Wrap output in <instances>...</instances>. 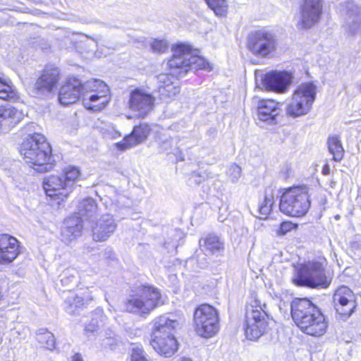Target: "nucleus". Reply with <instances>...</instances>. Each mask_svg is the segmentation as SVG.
Segmentation results:
<instances>
[{"label": "nucleus", "mask_w": 361, "mask_h": 361, "mask_svg": "<svg viewBox=\"0 0 361 361\" xmlns=\"http://www.w3.org/2000/svg\"><path fill=\"white\" fill-rule=\"evenodd\" d=\"M20 153L25 163L39 173L47 172L54 166L51 147L41 134L28 135L20 146Z\"/></svg>", "instance_id": "nucleus-1"}, {"label": "nucleus", "mask_w": 361, "mask_h": 361, "mask_svg": "<svg viewBox=\"0 0 361 361\" xmlns=\"http://www.w3.org/2000/svg\"><path fill=\"white\" fill-rule=\"evenodd\" d=\"M179 325L173 316L161 315L154 320L151 345L159 354L171 357L178 350V342L173 332Z\"/></svg>", "instance_id": "nucleus-2"}, {"label": "nucleus", "mask_w": 361, "mask_h": 361, "mask_svg": "<svg viewBox=\"0 0 361 361\" xmlns=\"http://www.w3.org/2000/svg\"><path fill=\"white\" fill-rule=\"evenodd\" d=\"M80 171L75 167H68L61 176H49L44 178V189L47 196L58 200V203L66 200L73 191L80 176Z\"/></svg>", "instance_id": "nucleus-3"}, {"label": "nucleus", "mask_w": 361, "mask_h": 361, "mask_svg": "<svg viewBox=\"0 0 361 361\" xmlns=\"http://www.w3.org/2000/svg\"><path fill=\"white\" fill-rule=\"evenodd\" d=\"M309 198L308 189L306 186L290 188L281 197L280 210L290 216H302L310 209Z\"/></svg>", "instance_id": "nucleus-4"}, {"label": "nucleus", "mask_w": 361, "mask_h": 361, "mask_svg": "<svg viewBox=\"0 0 361 361\" xmlns=\"http://www.w3.org/2000/svg\"><path fill=\"white\" fill-rule=\"evenodd\" d=\"M316 93V87L312 82L300 84L294 90L292 99L286 107V113L292 117L305 115L312 108Z\"/></svg>", "instance_id": "nucleus-5"}, {"label": "nucleus", "mask_w": 361, "mask_h": 361, "mask_svg": "<svg viewBox=\"0 0 361 361\" xmlns=\"http://www.w3.org/2000/svg\"><path fill=\"white\" fill-rule=\"evenodd\" d=\"M316 307L307 298H296L291 303V315L298 327L305 334L315 336Z\"/></svg>", "instance_id": "nucleus-6"}, {"label": "nucleus", "mask_w": 361, "mask_h": 361, "mask_svg": "<svg viewBox=\"0 0 361 361\" xmlns=\"http://www.w3.org/2000/svg\"><path fill=\"white\" fill-rule=\"evenodd\" d=\"M160 302L159 291L157 288L145 286L126 302L125 308L128 312L142 315L149 314Z\"/></svg>", "instance_id": "nucleus-7"}, {"label": "nucleus", "mask_w": 361, "mask_h": 361, "mask_svg": "<svg viewBox=\"0 0 361 361\" xmlns=\"http://www.w3.org/2000/svg\"><path fill=\"white\" fill-rule=\"evenodd\" d=\"M219 313L210 305L202 304L200 305L194 313V322L195 330L198 335L210 338L219 331Z\"/></svg>", "instance_id": "nucleus-8"}, {"label": "nucleus", "mask_w": 361, "mask_h": 361, "mask_svg": "<svg viewBox=\"0 0 361 361\" xmlns=\"http://www.w3.org/2000/svg\"><path fill=\"white\" fill-rule=\"evenodd\" d=\"M250 305L247 309L245 314V333L247 338L250 340H257L260 338L267 329V314L265 312L266 305L263 307L257 305Z\"/></svg>", "instance_id": "nucleus-9"}, {"label": "nucleus", "mask_w": 361, "mask_h": 361, "mask_svg": "<svg viewBox=\"0 0 361 361\" xmlns=\"http://www.w3.org/2000/svg\"><path fill=\"white\" fill-rule=\"evenodd\" d=\"M82 90L86 92H91L94 94L86 97L84 94L83 104L86 109L98 111L106 105L109 102V89L102 80L91 79L82 85Z\"/></svg>", "instance_id": "nucleus-10"}, {"label": "nucleus", "mask_w": 361, "mask_h": 361, "mask_svg": "<svg viewBox=\"0 0 361 361\" xmlns=\"http://www.w3.org/2000/svg\"><path fill=\"white\" fill-rule=\"evenodd\" d=\"M277 47V39L271 32L258 30L248 37L247 47L255 55L266 57L274 53Z\"/></svg>", "instance_id": "nucleus-11"}, {"label": "nucleus", "mask_w": 361, "mask_h": 361, "mask_svg": "<svg viewBox=\"0 0 361 361\" xmlns=\"http://www.w3.org/2000/svg\"><path fill=\"white\" fill-rule=\"evenodd\" d=\"M343 27L348 35H356L361 31V9L353 1L341 4Z\"/></svg>", "instance_id": "nucleus-12"}, {"label": "nucleus", "mask_w": 361, "mask_h": 361, "mask_svg": "<svg viewBox=\"0 0 361 361\" xmlns=\"http://www.w3.org/2000/svg\"><path fill=\"white\" fill-rule=\"evenodd\" d=\"M173 56L168 61L171 75H182L189 71L190 46L180 44L172 48Z\"/></svg>", "instance_id": "nucleus-13"}, {"label": "nucleus", "mask_w": 361, "mask_h": 361, "mask_svg": "<svg viewBox=\"0 0 361 361\" xmlns=\"http://www.w3.org/2000/svg\"><path fill=\"white\" fill-rule=\"evenodd\" d=\"M353 291L345 286H341L334 293L333 302L337 313L344 318L349 317L355 308Z\"/></svg>", "instance_id": "nucleus-14"}, {"label": "nucleus", "mask_w": 361, "mask_h": 361, "mask_svg": "<svg viewBox=\"0 0 361 361\" xmlns=\"http://www.w3.org/2000/svg\"><path fill=\"white\" fill-rule=\"evenodd\" d=\"M291 82V76L287 72H271L264 75L261 80L262 88L277 93L286 92Z\"/></svg>", "instance_id": "nucleus-15"}, {"label": "nucleus", "mask_w": 361, "mask_h": 361, "mask_svg": "<svg viewBox=\"0 0 361 361\" xmlns=\"http://www.w3.org/2000/svg\"><path fill=\"white\" fill-rule=\"evenodd\" d=\"M154 97L149 93L136 89L130 93L128 106L140 117L146 116L152 109Z\"/></svg>", "instance_id": "nucleus-16"}, {"label": "nucleus", "mask_w": 361, "mask_h": 361, "mask_svg": "<svg viewBox=\"0 0 361 361\" xmlns=\"http://www.w3.org/2000/svg\"><path fill=\"white\" fill-rule=\"evenodd\" d=\"M17 239L7 234L0 235V264L11 263L19 255Z\"/></svg>", "instance_id": "nucleus-17"}, {"label": "nucleus", "mask_w": 361, "mask_h": 361, "mask_svg": "<svg viewBox=\"0 0 361 361\" xmlns=\"http://www.w3.org/2000/svg\"><path fill=\"white\" fill-rule=\"evenodd\" d=\"M82 84L75 78H68L61 87L59 101L63 106H68L78 101L82 93Z\"/></svg>", "instance_id": "nucleus-18"}, {"label": "nucleus", "mask_w": 361, "mask_h": 361, "mask_svg": "<svg viewBox=\"0 0 361 361\" xmlns=\"http://www.w3.org/2000/svg\"><path fill=\"white\" fill-rule=\"evenodd\" d=\"M157 91L160 99L164 101L174 97L180 92L178 80L173 75L160 74L157 77Z\"/></svg>", "instance_id": "nucleus-19"}, {"label": "nucleus", "mask_w": 361, "mask_h": 361, "mask_svg": "<svg viewBox=\"0 0 361 361\" xmlns=\"http://www.w3.org/2000/svg\"><path fill=\"white\" fill-rule=\"evenodd\" d=\"M117 224L113 216L104 214L97 221L92 228V238L96 242L106 240L116 231Z\"/></svg>", "instance_id": "nucleus-20"}, {"label": "nucleus", "mask_w": 361, "mask_h": 361, "mask_svg": "<svg viewBox=\"0 0 361 361\" xmlns=\"http://www.w3.org/2000/svg\"><path fill=\"white\" fill-rule=\"evenodd\" d=\"M59 80V71L57 68L47 67L35 84V90L42 94L51 92Z\"/></svg>", "instance_id": "nucleus-21"}, {"label": "nucleus", "mask_w": 361, "mask_h": 361, "mask_svg": "<svg viewBox=\"0 0 361 361\" xmlns=\"http://www.w3.org/2000/svg\"><path fill=\"white\" fill-rule=\"evenodd\" d=\"M257 109L259 119L269 123H275L276 117L281 112L280 104L273 99L259 101Z\"/></svg>", "instance_id": "nucleus-22"}, {"label": "nucleus", "mask_w": 361, "mask_h": 361, "mask_svg": "<svg viewBox=\"0 0 361 361\" xmlns=\"http://www.w3.org/2000/svg\"><path fill=\"white\" fill-rule=\"evenodd\" d=\"M150 132L149 126L146 123H142L135 126L130 135L124 137L123 142L116 143L118 148L124 150L132 146L144 142Z\"/></svg>", "instance_id": "nucleus-23"}, {"label": "nucleus", "mask_w": 361, "mask_h": 361, "mask_svg": "<svg viewBox=\"0 0 361 361\" xmlns=\"http://www.w3.org/2000/svg\"><path fill=\"white\" fill-rule=\"evenodd\" d=\"M23 118V112L15 107L0 106V133L13 127L18 123Z\"/></svg>", "instance_id": "nucleus-24"}, {"label": "nucleus", "mask_w": 361, "mask_h": 361, "mask_svg": "<svg viewBox=\"0 0 361 361\" xmlns=\"http://www.w3.org/2000/svg\"><path fill=\"white\" fill-rule=\"evenodd\" d=\"M93 300L91 292L88 289L82 290L77 293H71L66 300V311L69 314H75L76 310Z\"/></svg>", "instance_id": "nucleus-25"}, {"label": "nucleus", "mask_w": 361, "mask_h": 361, "mask_svg": "<svg viewBox=\"0 0 361 361\" xmlns=\"http://www.w3.org/2000/svg\"><path fill=\"white\" fill-rule=\"evenodd\" d=\"M316 267L314 264H305L300 267L293 282L298 286L316 288Z\"/></svg>", "instance_id": "nucleus-26"}, {"label": "nucleus", "mask_w": 361, "mask_h": 361, "mask_svg": "<svg viewBox=\"0 0 361 361\" xmlns=\"http://www.w3.org/2000/svg\"><path fill=\"white\" fill-rule=\"evenodd\" d=\"M81 217L72 216L64 222V226L61 230V238L65 242H70L79 236L82 230Z\"/></svg>", "instance_id": "nucleus-27"}, {"label": "nucleus", "mask_w": 361, "mask_h": 361, "mask_svg": "<svg viewBox=\"0 0 361 361\" xmlns=\"http://www.w3.org/2000/svg\"><path fill=\"white\" fill-rule=\"evenodd\" d=\"M199 245L206 255H216L224 250V241L216 235L208 234L201 238Z\"/></svg>", "instance_id": "nucleus-28"}, {"label": "nucleus", "mask_w": 361, "mask_h": 361, "mask_svg": "<svg viewBox=\"0 0 361 361\" xmlns=\"http://www.w3.org/2000/svg\"><path fill=\"white\" fill-rule=\"evenodd\" d=\"M316 0H305L302 6L301 23L305 28H309L314 24Z\"/></svg>", "instance_id": "nucleus-29"}, {"label": "nucleus", "mask_w": 361, "mask_h": 361, "mask_svg": "<svg viewBox=\"0 0 361 361\" xmlns=\"http://www.w3.org/2000/svg\"><path fill=\"white\" fill-rule=\"evenodd\" d=\"M329 152L333 155L335 161H340L344 156V149L338 136L331 135L327 139Z\"/></svg>", "instance_id": "nucleus-30"}, {"label": "nucleus", "mask_w": 361, "mask_h": 361, "mask_svg": "<svg viewBox=\"0 0 361 361\" xmlns=\"http://www.w3.org/2000/svg\"><path fill=\"white\" fill-rule=\"evenodd\" d=\"M325 259L317 257V288H326L332 281V274L329 271L322 269V265Z\"/></svg>", "instance_id": "nucleus-31"}, {"label": "nucleus", "mask_w": 361, "mask_h": 361, "mask_svg": "<svg viewBox=\"0 0 361 361\" xmlns=\"http://www.w3.org/2000/svg\"><path fill=\"white\" fill-rule=\"evenodd\" d=\"M97 212V204L92 198L85 199L80 203L79 214L81 217L92 218Z\"/></svg>", "instance_id": "nucleus-32"}, {"label": "nucleus", "mask_w": 361, "mask_h": 361, "mask_svg": "<svg viewBox=\"0 0 361 361\" xmlns=\"http://www.w3.org/2000/svg\"><path fill=\"white\" fill-rule=\"evenodd\" d=\"M61 282L63 286L71 288L78 283V273L73 268H68L61 274Z\"/></svg>", "instance_id": "nucleus-33"}, {"label": "nucleus", "mask_w": 361, "mask_h": 361, "mask_svg": "<svg viewBox=\"0 0 361 361\" xmlns=\"http://www.w3.org/2000/svg\"><path fill=\"white\" fill-rule=\"evenodd\" d=\"M274 204V196L271 190H266L263 202L259 207V212L262 219H266L270 214Z\"/></svg>", "instance_id": "nucleus-34"}, {"label": "nucleus", "mask_w": 361, "mask_h": 361, "mask_svg": "<svg viewBox=\"0 0 361 361\" xmlns=\"http://www.w3.org/2000/svg\"><path fill=\"white\" fill-rule=\"evenodd\" d=\"M18 93L13 86L0 78V99L4 100H15Z\"/></svg>", "instance_id": "nucleus-35"}, {"label": "nucleus", "mask_w": 361, "mask_h": 361, "mask_svg": "<svg viewBox=\"0 0 361 361\" xmlns=\"http://www.w3.org/2000/svg\"><path fill=\"white\" fill-rule=\"evenodd\" d=\"M189 60V70H211L209 63L203 58L194 55L190 49Z\"/></svg>", "instance_id": "nucleus-36"}, {"label": "nucleus", "mask_w": 361, "mask_h": 361, "mask_svg": "<svg viewBox=\"0 0 361 361\" xmlns=\"http://www.w3.org/2000/svg\"><path fill=\"white\" fill-rule=\"evenodd\" d=\"M208 6L218 16H224L228 11L226 0H205Z\"/></svg>", "instance_id": "nucleus-37"}, {"label": "nucleus", "mask_w": 361, "mask_h": 361, "mask_svg": "<svg viewBox=\"0 0 361 361\" xmlns=\"http://www.w3.org/2000/svg\"><path fill=\"white\" fill-rule=\"evenodd\" d=\"M130 361H150L140 345L134 344L130 348Z\"/></svg>", "instance_id": "nucleus-38"}, {"label": "nucleus", "mask_w": 361, "mask_h": 361, "mask_svg": "<svg viewBox=\"0 0 361 361\" xmlns=\"http://www.w3.org/2000/svg\"><path fill=\"white\" fill-rule=\"evenodd\" d=\"M38 341L49 350H53L55 348L56 341L54 336L48 331L39 333L37 335Z\"/></svg>", "instance_id": "nucleus-39"}, {"label": "nucleus", "mask_w": 361, "mask_h": 361, "mask_svg": "<svg viewBox=\"0 0 361 361\" xmlns=\"http://www.w3.org/2000/svg\"><path fill=\"white\" fill-rule=\"evenodd\" d=\"M209 178H210V174L207 171L193 172L188 179V183L190 185H199Z\"/></svg>", "instance_id": "nucleus-40"}, {"label": "nucleus", "mask_w": 361, "mask_h": 361, "mask_svg": "<svg viewBox=\"0 0 361 361\" xmlns=\"http://www.w3.org/2000/svg\"><path fill=\"white\" fill-rule=\"evenodd\" d=\"M328 326L326 317L317 307V337L324 335Z\"/></svg>", "instance_id": "nucleus-41"}, {"label": "nucleus", "mask_w": 361, "mask_h": 361, "mask_svg": "<svg viewBox=\"0 0 361 361\" xmlns=\"http://www.w3.org/2000/svg\"><path fill=\"white\" fill-rule=\"evenodd\" d=\"M297 224H294L290 221H284L280 224L279 228L276 229V233L278 236H283L293 230H296Z\"/></svg>", "instance_id": "nucleus-42"}, {"label": "nucleus", "mask_w": 361, "mask_h": 361, "mask_svg": "<svg viewBox=\"0 0 361 361\" xmlns=\"http://www.w3.org/2000/svg\"><path fill=\"white\" fill-rule=\"evenodd\" d=\"M241 173V168L235 164H231L227 171L228 176L233 183H236L239 180Z\"/></svg>", "instance_id": "nucleus-43"}, {"label": "nucleus", "mask_w": 361, "mask_h": 361, "mask_svg": "<svg viewBox=\"0 0 361 361\" xmlns=\"http://www.w3.org/2000/svg\"><path fill=\"white\" fill-rule=\"evenodd\" d=\"M151 48L154 52L164 53L168 49V43L164 40L155 39L151 44Z\"/></svg>", "instance_id": "nucleus-44"}, {"label": "nucleus", "mask_w": 361, "mask_h": 361, "mask_svg": "<svg viewBox=\"0 0 361 361\" xmlns=\"http://www.w3.org/2000/svg\"><path fill=\"white\" fill-rule=\"evenodd\" d=\"M171 140H168V139H166V140L160 139V141H159V145H160L161 147L164 150H166V151L171 149Z\"/></svg>", "instance_id": "nucleus-45"}, {"label": "nucleus", "mask_w": 361, "mask_h": 361, "mask_svg": "<svg viewBox=\"0 0 361 361\" xmlns=\"http://www.w3.org/2000/svg\"><path fill=\"white\" fill-rule=\"evenodd\" d=\"M106 136L109 138L116 139L121 136L120 133L116 131L112 128L111 131H106L104 133Z\"/></svg>", "instance_id": "nucleus-46"}, {"label": "nucleus", "mask_w": 361, "mask_h": 361, "mask_svg": "<svg viewBox=\"0 0 361 361\" xmlns=\"http://www.w3.org/2000/svg\"><path fill=\"white\" fill-rule=\"evenodd\" d=\"M115 341V339L114 338H105L104 341H103V344L105 345V346H109V347H112V345H113V343H114Z\"/></svg>", "instance_id": "nucleus-47"}, {"label": "nucleus", "mask_w": 361, "mask_h": 361, "mask_svg": "<svg viewBox=\"0 0 361 361\" xmlns=\"http://www.w3.org/2000/svg\"><path fill=\"white\" fill-rule=\"evenodd\" d=\"M322 174L326 176V175H329L330 173V167L329 166L326 164L323 168H322Z\"/></svg>", "instance_id": "nucleus-48"}, {"label": "nucleus", "mask_w": 361, "mask_h": 361, "mask_svg": "<svg viewBox=\"0 0 361 361\" xmlns=\"http://www.w3.org/2000/svg\"><path fill=\"white\" fill-rule=\"evenodd\" d=\"M97 326H95L94 324H90L85 327V331L94 332L97 330Z\"/></svg>", "instance_id": "nucleus-49"}, {"label": "nucleus", "mask_w": 361, "mask_h": 361, "mask_svg": "<svg viewBox=\"0 0 361 361\" xmlns=\"http://www.w3.org/2000/svg\"><path fill=\"white\" fill-rule=\"evenodd\" d=\"M317 22L319 21V16L322 13V4H321V2H320V0H317Z\"/></svg>", "instance_id": "nucleus-50"}, {"label": "nucleus", "mask_w": 361, "mask_h": 361, "mask_svg": "<svg viewBox=\"0 0 361 361\" xmlns=\"http://www.w3.org/2000/svg\"><path fill=\"white\" fill-rule=\"evenodd\" d=\"M72 361H83V359L80 353H76L72 357Z\"/></svg>", "instance_id": "nucleus-51"}, {"label": "nucleus", "mask_w": 361, "mask_h": 361, "mask_svg": "<svg viewBox=\"0 0 361 361\" xmlns=\"http://www.w3.org/2000/svg\"><path fill=\"white\" fill-rule=\"evenodd\" d=\"M180 361H192V360L190 358H188V357H183L181 359Z\"/></svg>", "instance_id": "nucleus-52"}, {"label": "nucleus", "mask_w": 361, "mask_h": 361, "mask_svg": "<svg viewBox=\"0 0 361 361\" xmlns=\"http://www.w3.org/2000/svg\"><path fill=\"white\" fill-rule=\"evenodd\" d=\"M359 87H360V92H361V83L360 84Z\"/></svg>", "instance_id": "nucleus-53"}]
</instances>
